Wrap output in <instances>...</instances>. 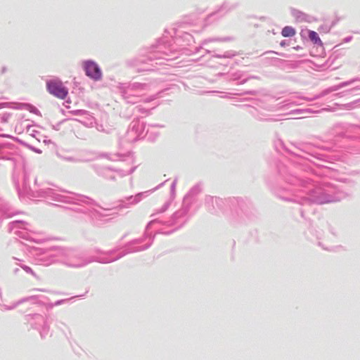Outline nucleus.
<instances>
[{
  "instance_id": "2",
  "label": "nucleus",
  "mask_w": 360,
  "mask_h": 360,
  "mask_svg": "<svg viewBox=\"0 0 360 360\" xmlns=\"http://www.w3.org/2000/svg\"><path fill=\"white\" fill-rule=\"evenodd\" d=\"M86 75L95 79L98 80L101 78L102 73L97 65L94 62L92 61H86L83 64Z\"/></svg>"
},
{
  "instance_id": "3",
  "label": "nucleus",
  "mask_w": 360,
  "mask_h": 360,
  "mask_svg": "<svg viewBox=\"0 0 360 360\" xmlns=\"http://www.w3.org/2000/svg\"><path fill=\"white\" fill-rule=\"evenodd\" d=\"M296 34L295 30L290 26H285L283 28L281 34L284 37H293Z\"/></svg>"
},
{
  "instance_id": "1",
  "label": "nucleus",
  "mask_w": 360,
  "mask_h": 360,
  "mask_svg": "<svg viewBox=\"0 0 360 360\" xmlns=\"http://www.w3.org/2000/svg\"><path fill=\"white\" fill-rule=\"evenodd\" d=\"M48 91L54 96L64 99L68 95V91L65 88L61 81L52 79L46 82Z\"/></svg>"
},
{
  "instance_id": "4",
  "label": "nucleus",
  "mask_w": 360,
  "mask_h": 360,
  "mask_svg": "<svg viewBox=\"0 0 360 360\" xmlns=\"http://www.w3.org/2000/svg\"><path fill=\"white\" fill-rule=\"evenodd\" d=\"M309 38L314 43L316 44H322V41L319 37L318 34L314 31H309Z\"/></svg>"
}]
</instances>
